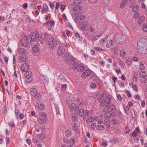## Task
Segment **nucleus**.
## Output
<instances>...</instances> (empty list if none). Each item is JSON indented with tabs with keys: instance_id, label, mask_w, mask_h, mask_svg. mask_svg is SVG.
<instances>
[{
	"instance_id": "c9c22d12",
	"label": "nucleus",
	"mask_w": 147,
	"mask_h": 147,
	"mask_svg": "<svg viewBox=\"0 0 147 147\" xmlns=\"http://www.w3.org/2000/svg\"><path fill=\"white\" fill-rule=\"evenodd\" d=\"M33 96L35 97V98L38 100H40L41 98V95L38 92L36 93V94L33 95Z\"/></svg>"
},
{
	"instance_id": "864d4df0",
	"label": "nucleus",
	"mask_w": 147,
	"mask_h": 147,
	"mask_svg": "<svg viewBox=\"0 0 147 147\" xmlns=\"http://www.w3.org/2000/svg\"><path fill=\"white\" fill-rule=\"evenodd\" d=\"M145 68V66L142 63H140V69L141 70H143Z\"/></svg>"
},
{
	"instance_id": "f8f14e48",
	"label": "nucleus",
	"mask_w": 147,
	"mask_h": 147,
	"mask_svg": "<svg viewBox=\"0 0 147 147\" xmlns=\"http://www.w3.org/2000/svg\"><path fill=\"white\" fill-rule=\"evenodd\" d=\"M72 128L74 132L77 134H79L80 133V130L78 128L77 124L74 123L72 124Z\"/></svg>"
},
{
	"instance_id": "0eeeda50",
	"label": "nucleus",
	"mask_w": 147,
	"mask_h": 147,
	"mask_svg": "<svg viewBox=\"0 0 147 147\" xmlns=\"http://www.w3.org/2000/svg\"><path fill=\"white\" fill-rule=\"evenodd\" d=\"M26 40L25 39H23L21 40H20V43L21 45H22V46L25 47H27L28 46V43L30 44H31L32 42V41L31 40L29 41H27V40L26 38Z\"/></svg>"
},
{
	"instance_id": "c756f323",
	"label": "nucleus",
	"mask_w": 147,
	"mask_h": 147,
	"mask_svg": "<svg viewBox=\"0 0 147 147\" xmlns=\"http://www.w3.org/2000/svg\"><path fill=\"white\" fill-rule=\"evenodd\" d=\"M142 82L144 83L145 86L147 87V76H146L143 78H142L141 80Z\"/></svg>"
},
{
	"instance_id": "412c9836",
	"label": "nucleus",
	"mask_w": 147,
	"mask_h": 147,
	"mask_svg": "<svg viewBox=\"0 0 147 147\" xmlns=\"http://www.w3.org/2000/svg\"><path fill=\"white\" fill-rule=\"evenodd\" d=\"M145 17L143 16H141L139 18L138 20V23L140 24L142 23L144 21Z\"/></svg>"
},
{
	"instance_id": "a18cd8bd",
	"label": "nucleus",
	"mask_w": 147,
	"mask_h": 147,
	"mask_svg": "<svg viewBox=\"0 0 147 147\" xmlns=\"http://www.w3.org/2000/svg\"><path fill=\"white\" fill-rule=\"evenodd\" d=\"M69 142L70 144L72 145H74L75 144V140L72 138H71L70 139Z\"/></svg>"
},
{
	"instance_id": "6e6d98bb",
	"label": "nucleus",
	"mask_w": 147,
	"mask_h": 147,
	"mask_svg": "<svg viewBox=\"0 0 147 147\" xmlns=\"http://www.w3.org/2000/svg\"><path fill=\"white\" fill-rule=\"evenodd\" d=\"M97 128L98 129L102 130L104 128V127L102 125H100L97 126Z\"/></svg>"
},
{
	"instance_id": "bb28decb",
	"label": "nucleus",
	"mask_w": 147,
	"mask_h": 147,
	"mask_svg": "<svg viewBox=\"0 0 147 147\" xmlns=\"http://www.w3.org/2000/svg\"><path fill=\"white\" fill-rule=\"evenodd\" d=\"M112 40H108L107 42L106 45V46L107 48H110L111 47L112 44Z\"/></svg>"
},
{
	"instance_id": "39448f33",
	"label": "nucleus",
	"mask_w": 147,
	"mask_h": 147,
	"mask_svg": "<svg viewBox=\"0 0 147 147\" xmlns=\"http://www.w3.org/2000/svg\"><path fill=\"white\" fill-rule=\"evenodd\" d=\"M39 34L36 33V34L34 32H32L31 34V36H28L26 37V39L27 41L31 40L32 42H35L36 40H38V37L39 36Z\"/></svg>"
},
{
	"instance_id": "680f3d73",
	"label": "nucleus",
	"mask_w": 147,
	"mask_h": 147,
	"mask_svg": "<svg viewBox=\"0 0 147 147\" xmlns=\"http://www.w3.org/2000/svg\"><path fill=\"white\" fill-rule=\"evenodd\" d=\"M98 39V36H95L92 37V41H94L97 40Z\"/></svg>"
},
{
	"instance_id": "774afa93",
	"label": "nucleus",
	"mask_w": 147,
	"mask_h": 147,
	"mask_svg": "<svg viewBox=\"0 0 147 147\" xmlns=\"http://www.w3.org/2000/svg\"><path fill=\"white\" fill-rule=\"evenodd\" d=\"M75 36L76 38L80 39V34L77 32H76L75 34Z\"/></svg>"
},
{
	"instance_id": "473e14b6",
	"label": "nucleus",
	"mask_w": 147,
	"mask_h": 147,
	"mask_svg": "<svg viewBox=\"0 0 147 147\" xmlns=\"http://www.w3.org/2000/svg\"><path fill=\"white\" fill-rule=\"evenodd\" d=\"M93 34L88 32H87L86 34V36L89 39H90L92 36Z\"/></svg>"
},
{
	"instance_id": "bf43d9fd",
	"label": "nucleus",
	"mask_w": 147,
	"mask_h": 147,
	"mask_svg": "<svg viewBox=\"0 0 147 147\" xmlns=\"http://www.w3.org/2000/svg\"><path fill=\"white\" fill-rule=\"evenodd\" d=\"M80 3V2H78L77 1H75L73 3V6H77Z\"/></svg>"
},
{
	"instance_id": "0e129e2a",
	"label": "nucleus",
	"mask_w": 147,
	"mask_h": 147,
	"mask_svg": "<svg viewBox=\"0 0 147 147\" xmlns=\"http://www.w3.org/2000/svg\"><path fill=\"white\" fill-rule=\"evenodd\" d=\"M84 115H85L86 116L88 117L89 116V111L87 110H86L84 111Z\"/></svg>"
},
{
	"instance_id": "b1692460",
	"label": "nucleus",
	"mask_w": 147,
	"mask_h": 147,
	"mask_svg": "<svg viewBox=\"0 0 147 147\" xmlns=\"http://www.w3.org/2000/svg\"><path fill=\"white\" fill-rule=\"evenodd\" d=\"M127 0H123L121 3L120 7L121 8H123L126 5Z\"/></svg>"
},
{
	"instance_id": "ea45409f",
	"label": "nucleus",
	"mask_w": 147,
	"mask_h": 147,
	"mask_svg": "<svg viewBox=\"0 0 147 147\" xmlns=\"http://www.w3.org/2000/svg\"><path fill=\"white\" fill-rule=\"evenodd\" d=\"M73 10L74 11H76V13H74V15L75 16H77V12H79L78 11V8L77 7H74L73 8Z\"/></svg>"
},
{
	"instance_id": "052dcab7",
	"label": "nucleus",
	"mask_w": 147,
	"mask_h": 147,
	"mask_svg": "<svg viewBox=\"0 0 147 147\" xmlns=\"http://www.w3.org/2000/svg\"><path fill=\"white\" fill-rule=\"evenodd\" d=\"M126 63L127 66H131V65L132 62L131 61H125Z\"/></svg>"
},
{
	"instance_id": "5701e85b",
	"label": "nucleus",
	"mask_w": 147,
	"mask_h": 147,
	"mask_svg": "<svg viewBox=\"0 0 147 147\" xmlns=\"http://www.w3.org/2000/svg\"><path fill=\"white\" fill-rule=\"evenodd\" d=\"M85 29H86V31L87 32H90L92 33L94 32V29L91 26L89 25L87 28Z\"/></svg>"
},
{
	"instance_id": "cd10ccee",
	"label": "nucleus",
	"mask_w": 147,
	"mask_h": 147,
	"mask_svg": "<svg viewBox=\"0 0 147 147\" xmlns=\"http://www.w3.org/2000/svg\"><path fill=\"white\" fill-rule=\"evenodd\" d=\"M94 121V118L92 117H90L86 120V122L88 124H90V123Z\"/></svg>"
},
{
	"instance_id": "4be33fe9",
	"label": "nucleus",
	"mask_w": 147,
	"mask_h": 147,
	"mask_svg": "<svg viewBox=\"0 0 147 147\" xmlns=\"http://www.w3.org/2000/svg\"><path fill=\"white\" fill-rule=\"evenodd\" d=\"M118 140L115 138H111L110 139V142L113 144H116L118 142Z\"/></svg>"
},
{
	"instance_id": "79ce46f5",
	"label": "nucleus",
	"mask_w": 147,
	"mask_h": 147,
	"mask_svg": "<svg viewBox=\"0 0 147 147\" xmlns=\"http://www.w3.org/2000/svg\"><path fill=\"white\" fill-rule=\"evenodd\" d=\"M111 116V114L108 112L106 113L104 115V117L106 119H108Z\"/></svg>"
},
{
	"instance_id": "e2e57ef3",
	"label": "nucleus",
	"mask_w": 147,
	"mask_h": 147,
	"mask_svg": "<svg viewBox=\"0 0 147 147\" xmlns=\"http://www.w3.org/2000/svg\"><path fill=\"white\" fill-rule=\"evenodd\" d=\"M118 116L120 117H122L123 115L121 112L119 111H118L117 112Z\"/></svg>"
},
{
	"instance_id": "ddd939ff",
	"label": "nucleus",
	"mask_w": 147,
	"mask_h": 147,
	"mask_svg": "<svg viewBox=\"0 0 147 147\" xmlns=\"http://www.w3.org/2000/svg\"><path fill=\"white\" fill-rule=\"evenodd\" d=\"M81 28L83 30H85L87 27L89 26L88 22L87 21H84L81 23Z\"/></svg>"
},
{
	"instance_id": "393cba45",
	"label": "nucleus",
	"mask_w": 147,
	"mask_h": 147,
	"mask_svg": "<svg viewBox=\"0 0 147 147\" xmlns=\"http://www.w3.org/2000/svg\"><path fill=\"white\" fill-rule=\"evenodd\" d=\"M71 56L69 53H66L65 55L64 56V57L65 61L66 62L67 60H68V59L71 58Z\"/></svg>"
},
{
	"instance_id": "4468645a",
	"label": "nucleus",
	"mask_w": 147,
	"mask_h": 147,
	"mask_svg": "<svg viewBox=\"0 0 147 147\" xmlns=\"http://www.w3.org/2000/svg\"><path fill=\"white\" fill-rule=\"evenodd\" d=\"M85 16L84 15H79L75 18V21L76 22H80L83 20L85 18Z\"/></svg>"
},
{
	"instance_id": "8fccbe9b",
	"label": "nucleus",
	"mask_w": 147,
	"mask_h": 147,
	"mask_svg": "<svg viewBox=\"0 0 147 147\" xmlns=\"http://www.w3.org/2000/svg\"><path fill=\"white\" fill-rule=\"evenodd\" d=\"M139 9V7L138 6H135L133 8L132 11L133 12H135L137 11Z\"/></svg>"
},
{
	"instance_id": "f704fd0d",
	"label": "nucleus",
	"mask_w": 147,
	"mask_h": 147,
	"mask_svg": "<svg viewBox=\"0 0 147 147\" xmlns=\"http://www.w3.org/2000/svg\"><path fill=\"white\" fill-rule=\"evenodd\" d=\"M146 71H140L139 73V75L140 77H142V78H143L144 77V76H146Z\"/></svg>"
},
{
	"instance_id": "37998d69",
	"label": "nucleus",
	"mask_w": 147,
	"mask_h": 147,
	"mask_svg": "<svg viewBox=\"0 0 147 147\" xmlns=\"http://www.w3.org/2000/svg\"><path fill=\"white\" fill-rule=\"evenodd\" d=\"M95 50L99 51H103V50L101 48H100L98 47H95L94 48Z\"/></svg>"
},
{
	"instance_id": "5fc2aeb1",
	"label": "nucleus",
	"mask_w": 147,
	"mask_h": 147,
	"mask_svg": "<svg viewBox=\"0 0 147 147\" xmlns=\"http://www.w3.org/2000/svg\"><path fill=\"white\" fill-rule=\"evenodd\" d=\"M140 14L138 12H136L134 15V17L135 19L138 18L140 16Z\"/></svg>"
},
{
	"instance_id": "603ef678",
	"label": "nucleus",
	"mask_w": 147,
	"mask_h": 147,
	"mask_svg": "<svg viewBox=\"0 0 147 147\" xmlns=\"http://www.w3.org/2000/svg\"><path fill=\"white\" fill-rule=\"evenodd\" d=\"M96 123H93L91 125V129L92 130H94L96 127Z\"/></svg>"
},
{
	"instance_id": "69168bd1",
	"label": "nucleus",
	"mask_w": 147,
	"mask_h": 147,
	"mask_svg": "<svg viewBox=\"0 0 147 147\" xmlns=\"http://www.w3.org/2000/svg\"><path fill=\"white\" fill-rule=\"evenodd\" d=\"M49 5L51 9H54L55 5L51 3L49 4Z\"/></svg>"
},
{
	"instance_id": "f257e3e1",
	"label": "nucleus",
	"mask_w": 147,
	"mask_h": 147,
	"mask_svg": "<svg viewBox=\"0 0 147 147\" xmlns=\"http://www.w3.org/2000/svg\"><path fill=\"white\" fill-rule=\"evenodd\" d=\"M137 49L138 51L142 54L147 53V46L142 41H139L137 44Z\"/></svg>"
},
{
	"instance_id": "c85d7f7f",
	"label": "nucleus",
	"mask_w": 147,
	"mask_h": 147,
	"mask_svg": "<svg viewBox=\"0 0 147 147\" xmlns=\"http://www.w3.org/2000/svg\"><path fill=\"white\" fill-rule=\"evenodd\" d=\"M78 65H79V67L78 68V69H77L78 70V71L79 72L83 71L85 69L84 66L78 64Z\"/></svg>"
},
{
	"instance_id": "7c9ffc66",
	"label": "nucleus",
	"mask_w": 147,
	"mask_h": 147,
	"mask_svg": "<svg viewBox=\"0 0 147 147\" xmlns=\"http://www.w3.org/2000/svg\"><path fill=\"white\" fill-rule=\"evenodd\" d=\"M38 40L42 44L44 42V40L43 38L41 35H39V34L38 37L37 41Z\"/></svg>"
},
{
	"instance_id": "13d9d810",
	"label": "nucleus",
	"mask_w": 147,
	"mask_h": 147,
	"mask_svg": "<svg viewBox=\"0 0 147 147\" xmlns=\"http://www.w3.org/2000/svg\"><path fill=\"white\" fill-rule=\"evenodd\" d=\"M105 42V40L104 38H101L99 40V43L100 44H103Z\"/></svg>"
},
{
	"instance_id": "49530a36",
	"label": "nucleus",
	"mask_w": 147,
	"mask_h": 147,
	"mask_svg": "<svg viewBox=\"0 0 147 147\" xmlns=\"http://www.w3.org/2000/svg\"><path fill=\"white\" fill-rule=\"evenodd\" d=\"M67 87V85L66 84H63L61 86V90L64 91H65L66 88Z\"/></svg>"
},
{
	"instance_id": "dca6fc26",
	"label": "nucleus",
	"mask_w": 147,
	"mask_h": 147,
	"mask_svg": "<svg viewBox=\"0 0 147 147\" xmlns=\"http://www.w3.org/2000/svg\"><path fill=\"white\" fill-rule=\"evenodd\" d=\"M42 11L44 13H47L49 11V7L46 4L43 5Z\"/></svg>"
},
{
	"instance_id": "aec40b11",
	"label": "nucleus",
	"mask_w": 147,
	"mask_h": 147,
	"mask_svg": "<svg viewBox=\"0 0 147 147\" xmlns=\"http://www.w3.org/2000/svg\"><path fill=\"white\" fill-rule=\"evenodd\" d=\"M32 51L34 54H36L38 52V49L36 45H34L32 48Z\"/></svg>"
},
{
	"instance_id": "9d476101",
	"label": "nucleus",
	"mask_w": 147,
	"mask_h": 147,
	"mask_svg": "<svg viewBox=\"0 0 147 147\" xmlns=\"http://www.w3.org/2000/svg\"><path fill=\"white\" fill-rule=\"evenodd\" d=\"M91 74V71L89 69L85 70L81 75V77L83 78H86Z\"/></svg>"
},
{
	"instance_id": "c03bdc74",
	"label": "nucleus",
	"mask_w": 147,
	"mask_h": 147,
	"mask_svg": "<svg viewBox=\"0 0 147 147\" xmlns=\"http://www.w3.org/2000/svg\"><path fill=\"white\" fill-rule=\"evenodd\" d=\"M143 30L145 32H147V24H144L143 25Z\"/></svg>"
},
{
	"instance_id": "e433bc0d",
	"label": "nucleus",
	"mask_w": 147,
	"mask_h": 147,
	"mask_svg": "<svg viewBox=\"0 0 147 147\" xmlns=\"http://www.w3.org/2000/svg\"><path fill=\"white\" fill-rule=\"evenodd\" d=\"M36 138L40 140H42L44 138V136L42 134H40L37 135Z\"/></svg>"
},
{
	"instance_id": "1a4fd4ad",
	"label": "nucleus",
	"mask_w": 147,
	"mask_h": 147,
	"mask_svg": "<svg viewBox=\"0 0 147 147\" xmlns=\"http://www.w3.org/2000/svg\"><path fill=\"white\" fill-rule=\"evenodd\" d=\"M29 68V66L28 64L25 63L21 65V69L22 71L24 72L28 71Z\"/></svg>"
},
{
	"instance_id": "20e7f679",
	"label": "nucleus",
	"mask_w": 147,
	"mask_h": 147,
	"mask_svg": "<svg viewBox=\"0 0 147 147\" xmlns=\"http://www.w3.org/2000/svg\"><path fill=\"white\" fill-rule=\"evenodd\" d=\"M111 96L107 95L105 97L104 101L100 103V105L104 106L105 105L107 107H109L111 105Z\"/></svg>"
},
{
	"instance_id": "f3484780",
	"label": "nucleus",
	"mask_w": 147,
	"mask_h": 147,
	"mask_svg": "<svg viewBox=\"0 0 147 147\" xmlns=\"http://www.w3.org/2000/svg\"><path fill=\"white\" fill-rule=\"evenodd\" d=\"M26 50L22 48H20L18 50V53L20 54L24 55L26 54Z\"/></svg>"
},
{
	"instance_id": "4c0bfd02",
	"label": "nucleus",
	"mask_w": 147,
	"mask_h": 147,
	"mask_svg": "<svg viewBox=\"0 0 147 147\" xmlns=\"http://www.w3.org/2000/svg\"><path fill=\"white\" fill-rule=\"evenodd\" d=\"M20 61L22 62L25 61L26 60V57L25 56H21L20 58Z\"/></svg>"
},
{
	"instance_id": "a878e982",
	"label": "nucleus",
	"mask_w": 147,
	"mask_h": 147,
	"mask_svg": "<svg viewBox=\"0 0 147 147\" xmlns=\"http://www.w3.org/2000/svg\"><path fill=\"white\" fill-rule=\"evenodd\" d=\"M71 119L73 121H76L78 119L77 116L75 114H72L71 115Z\"/></svg>"
},
{
	"instance_id": "3c124183",
	"label": "nucleus",
	"mask_w": 147,
	"mask_h": 147,
	"mask_svg": "<svg viewBox=\"0 0 147 147\" xmlns=\"http://www.w3.org/2000/svg\"><path fill=\"white\" fill-rule=\"evenodd\" d=\"M90 87L92 88H94L96 87V84L95 83L92 82L90 84Z\"/></svg>"
},
{
	"instance_id": "a19ab883",
	"label": "nucleus",
	"mask_w": 147,
	"mask_h": 147,
	"mask_svg": "<svg viewBox=\"0 0 147 147\" xmlns=\"http://www.w3.org/2000/svg\"><path fill=\"white\" fill-rule=\"evenodd\" d=\"M46 120L45 118L41 117L39 119V122L41 124L44 123V122Z\"/></svg>"
},
{
	"instance_id": "6ab92c4d",
	"label": "nucleus",
	"mask_w": 147,
	"mask_h": 147,
	"mask_svg": "<svg viewBox=\"0 0 147 147\" xmlns=\"http://www.w3.org/2000/svg\"><path fill=\"white\" fill-rule=\"evenodd\" d=\"M30 92L31 95L33 96L36 94V93L38 92L37 90L35 88H33L30 89Z\"/></svg>"
},
{
	"instance_id": "de8ad7c7",
	"label": "nucleus",
	"mask_w": 147,
	"mask_h": 147,
	"mask_svg": "<svg viewBox=\"0 0 147 147\" xmlns=\"http://www.w3.org/2000/svg\"><path fill=\"white\" fill-rule=\"evenodd\" d=\"M15 113L16 117L17 119L18 118V115L19 114V111L18 109H15Z\"/></svg>"
},
{
	"instance_id": "423d86ee",
	"label": "nucleus",
	"mask_w": 147,
	"mask_h": 147,
	"mask_svg": "<svg viewBox=\"0 0 147 147\" xmlns=\"http://www.w3.org/2000/svg\"><path fill=\"white\" fill-rule=\"evenodd\" d=\"M31 72L29 71L25 73L24 76L26 78V81L27 82H32L33 79L32 77L31 76Z\"/></svg>"
},
{
	"instance_id": "2eb2a0df",
	"label": "nucleus",
	"mask_w": 147,
	"mask_h": 147,
	"mask_svg": "<svg viewBox=\"0 0 147 147\" xmlns=\"http://www.w3.org/2000/svg\"><path fill=\"white\" fill-rule=\"evenodd\" d=\"M78 107L76 108V113H79V114L81 117H82L84 116V111L83 109H80L79 110H78Z\"/></svg>"
},
{
	"instance_id": "72a5a7b5",
	"label": "nucleus",
	"mask_w": 147,
	"mask_h": 147,
	"mask_svg": "<svg viewBox=\"0 0 147 147\" xmlns=\"http://www.w3.org/2000/svg\"><path fill=\"white\" fill-rule=\"evenodd\" d=\"M33 142L34 143L36 144L37 146H38L37 144H41L40 141L36 138H34L33 139Z\"/></svg>"
},
{
	"instance_id": "a211bd4d",
	"label": "nucleus",
	"mask_w": 147,
	"mask_h": 147,
	"mask_svg": "<svg viewBox=\"0 0 147 147\" xmlns=\"http://www.w3.org/2000/svg\"><path fill=\"white\" fill-rule=\"evenodd\" d=\"M45 105L43 103H38L37 105V107L40 110H43L45 109Z\"/></svg>"
},
{
	"instance_id": "6e6552de",
	"label": "nucleus",
	"mask_w": 147,
	"mask_h": 147,
	"mask_svg": "<svg viewBox=\"0 0 147 147\" xmlns=\"http://www.w3.org/2000/svg\"><path fill=\"white\" fill-rule=\"evenodd\" d=\"M106 95V92L105 91H103L101 95L98 96V101L99 102L103 101L104 100V98Z\"/></svg>"
},
{
	"instance_id": "58836bf2",
	"label": "nucleus",
	"mask_w": 147,
	"mask_h": 147,
	"mask_svg": "<svg viewBox=\"0 0 147 147\" xmlns=\"http://www.w3.org/2000/svg\"><path fill=\"white\" fill-rule=\"evenodd\" d=\"M65 133L67 137H69L70 136L71 134V131L69 129L66 130Z\"/></svg>"
},
{
	"instance_id": "f03ea898",
	"label": "nucleus",
	"mask_w": 147,
	"mask_h": 147,
	"mask_svg": "<svg viewBox=\"0 0 147 147\" xmlns=\"http://www.w3.org/2000/svg\"><path fill=\"white\" fill-rule=\"evenodd\" d=\"M58 45L57 40L53 37L50 38L49 40L48 46L50 49H55Z\"/></svg>"
},
{
	"instance_id": "7ed1b4c3",
	"label": "nucleus",
	"mask_w": 147,
	"mask_h": 147,
	"mask_svg": "<svg viewBox=\"0 0 147 147\" xmlns=\"http://www.w3.org/2000/svg\"><path fill=\"white\" fill-rule=\"evenodd\" d=\"M66 62L70 65H73V68L75 70L77 69L79 66V65H78L77 63L76 62L75 59L73 57L68 59Z\"/></svg>"
},
{
	"instance_id": "09e8293b",
	"label": "nucleus",
	"mask_w": 147,
	"mask_h": 147,
	"mask_svg": "<svg viewBox=\"0 0 147 147\" xmlns=\"http://www.w3.org/2000/svg\"><path fill=\"white\" fill-rule=\"evenodd\" d=\"M39 116L41 117H43V118L46 117L47 115L44 112H41L39 114Z\"/></svg>"
},
{
	"instance_id": "4d7b16f0",
	"label": "nucleus",
	"mask_w": 147,
	"mask_h": 147,
	"mask_svg": "<svg viewBox=\"0 0 147 147\" xmlns=\"http://www.w3.org/2000/svg\"><path fill=\"white\" fill-rule=\"evenodd\" d=\"M120 54L122 57H124L125 54V51L123 50H121L120 51Z\"/></svg>"
},
{
	"instance_id": "338daca9",
	"label": "nucleus",
	"mask_w": 147,
	"mask_h": 147,
	"mask_svg": "<svg viewBox=\"0 0 147 147\" xmlns=\"http://www.w3.org/2000/svg\"><path fill=\"white\" fill-rule=\"evenodd\" d=\"M49 24L51 26H54L55 25V22L53 21H51L49 22Z\"/></svg>"
},
{
	"instance_id": "2f4dec72",
	"label": "nucleus",
	"mask_w": 147,
	"mask_h": 147,
	"mask_svg": "<svg viewBox=\"0 0 147 147\" xmlns=\"http://www.w3.org/2000/svg\"><path fill=\"white\" fill-rule=\"evenodd\" d=\"M69 106H70V111H73L76 107L74 103H72L70 105L69 104H68Z\"/></svg>"
},
{
	"instance_id": "9b49d317",
	"label": "nucleus",
	"mask_w": 147,
	"mask_h": 147,
	"mask_svg": "<svg viewBox=\"0 0 147 147\" xmlns=\"http://www.w3.org/2000/svg\"><path fill=\"white\" fill-rule=\"evenodd\" d=\"M64 48L62 46H59L57 50V54L59 56H61L65 52Z\"/></svg>"
}]
</instances>
